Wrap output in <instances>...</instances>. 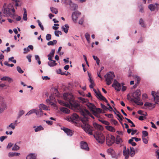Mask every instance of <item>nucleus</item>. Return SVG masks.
<instances>
[{
	"label": "nucleus",
	"mask_w": 159,
	"mask_h": 159,
	"mask_svg": "<svg viewBox=\"0 0 159 159\" xmlns=\"http://www.w3.org/2000/svg\"><path fill=\"white\" fill-rule=\"evenodd\" d=\"M81 14L80 12L78 11L74 12L72 14V18L74 21H76L79 15Z\"/></svg>",
	"instance_id": "nucleus-11"
},
{
	"label": "nucleus",
	"mask_w": 159,
	"mask_h": 159,
	"mask_svg": "<svg viewBox=\"0 0 159 159\" xmlns=\"http://www.w3.org/2000/svg\"><path fill=\"white\" fill-rule=\"evenodd\" d=\"M106 128L108 130L112 132H114L115 131V128L111 126H107L106 127Z\"/></svg>",
	"instance_id": "nucleus-37"
},
{
	"label": "nucleus",
	"mask_w": 159,
	"mask_h": 159,
	"mask_svg": "<svg viewBox=\"0 0 159 159\" xmlns=\"http://www.w3.org/2000/svg\"><path fill=\"white\" fill-rule=\"evenodd\" d=\"M69 28V26L67 24H65L64 26H62L61 29L65 33H67L68 32V30Z\"/></svg>",
	"instance_id": "nucleus-20"
},
{
	"label": "nucleus",
	"mask_w": 159,
	"mask_h": 159,
	"mask_svg": "<svg viewBox=\"0 0 159 159\" xmlns=\"http://www.w3.org/2000/svg\"><path fill=\"white\" fill-rule=\"evenodd\" d=\"M139 11L141 13L143 12V7L142 5H141L139 7Z\"/></svg>",
	"instance_id": "nucleus-51"
},
{
	"label": "nucleus",
	"mask_w": 159,
	"mask_h": 159,
	"mask_svg": "<svg viewBox=\"0 0 159 159\" xmlns=\"http://www.w3.org/2000/svg\"><path fill=\"white\" fill-rule=\"evenodd\" d=\"M105 116L109 118H113V116L112 114H106Z\"/></svg>",
	"instance_id": "nucleus-58"
},
{
	"label": "nucleus",
	"mask_w": 159,
	"mask_h": 159,
	"mask_svg": "<svg viewBox=\"0 0 159 159\" xmlns=\"http://www.w3.org/2000/svg\"><path fill=\"white\" fill-rule=\"evenodd\" d=\"M43 128L41 126H39L37 127L35 129V131L36 132H37L38 131H40L41 130H43Z\"/></svg>",
	"instance_id": "nucleus-40"
},
{
	"label": "nucleus",
	"mask_w": 159,
	"mask_h": 159,
	"mask_svg": "<svg viewBox=\"0 0 159 159\" xmlns=\"http://www.w3.org/2000/svg\"><path fill=\"white\" fill-rule=\"evenodd\" d=\"M152 95L155 101V104H157V102H159V94L156 93L155 92L152 91Z\"/></svg>",
	"instance_id": "nucleus-10"
},
{
	"label": "nucleus",
	"mask_w": 159,
	"mask_h": 159,
	"mask_svg": "<svg viewBox=\"0 0 159 159\" xmlns=\"http://www.w3.org/2000/svg\"><path fill=\"white\" fill-rule=\"evenodd\" d=\"M31 56L29 55L27 56L26 58L28 59L29 61L30 62H31Z\"/></svg>",
	"instance_id": "nucleus-60"
},
{
	"label": "nucleus",
	"mask_w": 159,
	"mask_h": 159,
	"mask_svg": "<svg viewBox=\"0 0 159 159\" xmlns=\"http://www.w3.org/2000/svg\"><path fill=\"white\" fill-rule=\"evenodd\" d=\"M19 147L18 146L16 145V144L12 148V150L13 151H17L19 150Z\"/></svg>",
	"instance_id": "nucleus-43"
},
{
	"label": "nucleus",
	"mask_w": 159,
	"mask_h": 159,
	"mask_svg": "<svg viewBox=\"0 0 159 159\" xmlns=\"http://www.w3.org/2000/svg\"><path fill=\"white\" fill-rule=\"evenodd\" d=\"M130 152L129 153L130 156L131 157H134L135 154V151L134 148L132 147H130Z\"/></svg>",
	"instance_id": "nucleus-25"
},
{
	"label": "nucleus",
	"mask_w": 159,
	"mask_h": 159,
	"mask_svg": "<svg viewBox=\"0 0 159 159\" xmlns=\"http://www.w3.org/2000/svg\"><path fill=\"white\" fill-rule=\"evenodd\" d=\"M115 141L116 143L117 144L120 143L122 142V139L118 135L117 136L116 140Z\"/></svg>",
	"instance_id": "nucleus-27"
},
{
	"label": "nucleus",
	"mask_w": 159,
	"mask_h": 159,
	"mask_svg": "<svg viewBox=\"0 0 159 159\" xmlns=\"http://www.w3.org/2000/svg\"><path fill=\"white\" fill-rule=\"evenodd\" d=\"M37 21L38 23L39 26L40 27L41 29L42 30H44V27H43V25L41 24V23L40 21V20H38Z\"/></svg>",
	"instance_id": "nucleus-45"
},
{
	"label": "nucleus",
	"mask_w": 159,
	"mask_h": 159,
	"mask_svg": "<svg viewBox=\"0 0 159 159\" xmlns=\"http://www.w3.org/2000/svg\"><path fill=\"white\" fill-rule=\"evenodd\" d=\"M148 8L151 11H154L156 8L155 5L152 4H150L148 6Z\"/></svg>",
	"instance_id": "nucleus-34"
},
{
	"label": "nucleus",
	"mask_w": 159,
	"mask_h": 159,
	"mask_svg": "<svg viewBox=\"0 0 159 159\" xmlns=\"http://www.w3.org/2000/svg\"><path fill=\"white\" fill-rule=\"evenodd\" d=\"M79 100L80 102L83 103H86L88 101V99H86L82 97H80L79 98Z\"/></svg>",
	"instance_id": "nucleus-36"
},
{
	"label": "nucleus",
	"mask_w": 159,
	"mask_h": 159,
	"mask_svg": "<svg viewBox=\"0 0 159 159\" xmlns=\"http://www.w3.org/2000/svg\"><path fill=\"white\" fill-rule=\"evenodd\" d=\"M55 52V49L52 50L51 52L48 56L49 60H51L52 58L54 57Z\"/></svg>",
	"instance_id": "nucleus-19"
},
{
	"label": "nucleus",
	"mask_w": 159,
	"mask_h": 159,
	"mask_svg": "<svg viewBox=\"0 0 159 159\" xmlns=\"http://www.w3.org/2000/svg\"><path fill=\"white\" fill-rule=\"evenodd\" d=\"M7 138V136H2L0 137V140L1 142H2L5 139Z\"/></svg>",
	"instance_id": "nucleus-57"
},
{
	"label": "nucleus",
	"mask_w": 159,
	"mask_h": 159,
	"mask_svg": "<svg viewBox=\"0 0 159 159\" xmlns=\"http://www.w3.org/2000/svg\"><path fill=\"white\" fill-rule=\"evenodd\" d=\"M66 2H67V3H68L70 7L72 8L73 10H75L78 8V5L72 3V1L70 0H65Z\"/></svg>",
	"instance_id": "nucleus-13"
},
{
	"label": "nucleus",
	"mask_w": 159,
	"mask_h": 159,
	"mask_svg": "<svg viewBox=\"0 0 159 159\" xmlns=\"http://www.w3.org/2000/svg\"><path fill=\"white\" fill-rule=\"evenodd\" d=\"M144 105L145 106L152 107L153 108H154L155 107V104H153L152 103H149L148 102H146L145 103Z\"/></svg>",
	"instance_id": "nucleus-31"
},
{
	"label": "nucleus",
	"mask_w": 159,
	"mask_h": 159,
	"mask_svg": "<svg viewBox=\"0 0 159 159\" xmlns=\"http://www.w3.org/2000/svg\"><path fill=\"white\" fill-rule=\"evenodd\" d=\"M142 139L144 143L145 144H147L148 143V140L145 137H142Z\"/></svg>",
	"instance_id": "nucleus-56"
},
{
	"label": "nucleus",
	"mask_w": 159,
	"mask_h": 159,
	"mask_svg": "<svg viewBox=\"0 0 159 159\" xmlns=\"http://www.w3.org/2000/svg\"><path fill=\"white\" fill-rule=\"evenodd\" d=\"M93 125L95 128L99 131L102 130L103 129V128L102 126L99 125L97 123H94Z\"/></svg>",
	"instance_id": "nucleus-16"
},
{
	"label": "nucleus",
	"mask_w": 159,
	"mask_h": 159,
	"mask_svg": "<svg viewBox=\"0 0 159 159\" xmlns=\"http://www.w3.org/2000/svg\"><path fill=\"white\" fill-rule=\"evenodd\" d=\"M7 108V105L5 100L0 96V113L3 112Z\"/></svg>",
	"instance_id": "nucleus-6"
},
{
	"label": "nucleus",
	"mask_w": 159,
	"mask_h": 159,
	"mask_svg": "<svg viewBox=\"0 0 159 159\" xmlns=\"http://www.w3.org/2000/svg\"><path fill=\"white\" fill-rule=\"evenodd\" d=\"M42 78L43 80H49L50 79V78H49L47 76H44V77L43 76Z\"/></svg>",
	"instance_id": "nucleus-62"
},
{
	"label": "nucleus",
	"mask_w": 159,
	"mask_h": 159,
	"mask_svg": "<svg viewBox=\"0 0 159 159\" xmlns=\"http://www.w3.org/2000/svg\"><path fill=\"white\" fill-rule=\"evenodd\" d=\"M17 70L20 73L22 74L24 72L22 70L20 66H18L17 67Z\"/></svg>",
	"instance_id": "nucleus-49"
},
{
	"label": "nucleus",
	"mask_w": 159,
	"mask_h": 159,
	"mask_svg": "<svg viewBox=\"0 0 159 159\" xmlns=\"http://www.w3.org/2000/svg\"><path fill=\"white\" fill-rule=\"evenodd\" d=\"M13 144L11 143H9L7 146V148H10L12 147Z\"/></svg>",
	"instance_id": "nucleus-63"
},
{
	"label": "nucleus",
	"mask_w": 159,
	"mask_h": 159,
	"mask_svg": "<svg viewBox=\"0 0 159 159\" xmlns=\"http://www.w3.org/2000/svg\"><path fill=\"white\" fill-rule=\"evenodd\" d=\"M131 101L132 102H134L138 105L141 106L143 104V102H139L140 100H134V99H131Z\"/></svg>",
	"instance_id": "nucleus-26"
},
{
	"label": "nucleus",
	"mask_w": 159,
	"mask_h": 159,
	"mask_svg": "<svg viewBox=\"0 0 159 159\" xmlns=\"http://www.w3.org/2000/svg\"><path fill=\"white\" fill-rule=\"evenodd\" d=\"M57 43V41L56 40H54L53 41H50L48 42L47 44L48 46L50 45H53L54 44H55Z\"/></svg>",
	"instance_id": "nucleus-35"
},
{
	"label": "nucleus",
	"mask_w": 159,
	"mask_h": 159,
	"mask_svg": "<svg viewBox=\"0 0 159 159\" xmlns=\"http://www.w3.org/2000/svg\"><path fill=\"white\" fill-rule=\"evenodd\" d=\"M39 107L40 109L42 108L43 110H48V107L43 104H40L39 105Z\"/></svg>",
	"instance_id": "nucleus-30"
},
{
	"label": "nucleus",
	"mask_w": 159,
	"mask_h": 159,
	"mask_svg": "<svg viewBox=\"0 0 159 159\" xmlns=\"http://www.w3.org/2000/svg\"><path fill=\"white\" fill-rule=\"evenodd\" d=\"M101 107L103 110H107V109H108V108L105 106L102 103L101 104Z\"/></svg>",
	"instance_id": "nucleus-54"
},
{
	"label": "nucleus",
	"mask_w": 159,
	"mask_h": 159,
	"mask_svg": "<svg viewBox=\"0 0 159 159\" xmlns=\"http://www.w3.org/2000/svg\"><path fill=\"white\" fill-rule=\"evenodd\" d=\"M130 151L129 148H126V147H124L123 154L125 157V159H128Z\"/></svg>",
	"instance_id": "nucleus-9"
},
{
	"label": "nucleus",
	"mask_w": 159,
	"mask_h": 159,
	"mask_svg": "<svg viewBox=\"0 0 159 159\" xmlns=\"http://www.w3.org/2000/svg\"><path fill=\"white\" fill-rule=\"evenodd\" d=\"M96 96L97 98L100 100H103L106 103H107L108 102L106 98L102 95L100 91L98 92V93H96Z\"/></svg>",
	"instance_id": "nucleus-12"
},
{
	"label": "nucleus",
	"mask_w": 159,
	"mask_h": 159,
	"mask_svg": "<svg viewBox=\"0 0 159 159\" xmlns=\"http://www.w3.org/2000/svg\"><path fill=\"white\" fill-rule=\"evenodd\" d=\"M112 86L115 89L118 91H120L121 89V85L116 80H114Z\"/></svg>",
	"instance_id": "nucleus-8"
},
{
	"label": "nucleus",
	"mask_w": 159,
	"mask_h": 159,
	"mask_svg": "<svg viewBox=\"0 0 159 159\" xmlns=\"http://www.w3.org/2000/svg\"><path fill=\"white\" fill-rule=\"evenodd\" d=\"M1 80H7L9 82H10L12 80L11 78L7 76H4L1 79Z\"/></svg>",
	"instance_id": "nucleus-29"
},
{
	"label": "nucleus",
	"mask_w": 159,
	"mask_h": 159,
	"mask_svg": "<svg viewBox=\"0 0 159 159\" xmlns=\"http://www.w3.org/2000/svg\"><path fill=\"white\" fill-rule=\"evenodd\" d=\"M150 123L151 124V125H152L151 126L152 128H153L154 129H157V127H156V125L154 124L153 122L151 121L150 122Z\"/></svg>",
	"instance_id": "nucleus-59"
},
{
	"label": "nucleus",
	"mask_w": 159,
	"mask_h": 159,
	"mask_svg": "<svg viewBox=\"0 0 159 159\" xmlns=\"http://www.w3.org/2000/svg\"><path fill=\"white\" fill-rule=\"evenodd\" d=\"M111 121L112 123L115 125H116L118 124V122L116 120L112 119Z\"/></svg>",
	"instance_id": "nucleus-55"
},
{
	"label": "nucleus",
	"mask_w": 159,
	"mask_h": 159,
	"mask_svg": "<svg viewBox=\"0 0 159 159\" xmlns=\"http://www.w3.org/2000/svg\"><path fill=\"white\" fill-rule=\"evenodd\" d=\"M108 153H110L112 157H113L115 155V152L114 150L112 148H110L107 150Z\"/></svg>",
	"instance_id": "nucleus-24"
},
{
	"label": "nucleus",
	"mask_w": 159,
	"mask_h": 159,
	"mask_svg": "<svg viewBox=\"0 0 159 159\" xmlns=\"http://www.w3.org/2000/svg\"><path fill=\"white\" fill-rule=\"evenodd\" d=\"M57 73L58 74H61V75H64V74H65V73L62 72H61V69H59L57 70Z\"/></svg>",
	"instance_id": "nucleus-53"
},
{
	"label": "nucleus",
	"mask_w": 159,
	"mask_h": 159,
	"mask_svg": "<svg viewBox=\"0 0 159 159\" xmlns=\"http://www.w3.org/2000/svg\"><path fill=\"white\" fill-rule=\"evenodd\" d=\"M15 10L14 8L11 9L8 7H4L3 13L4 16L13 17L15 15Z\"/></svg>",
	"instance_id": "nucleus-2"
},
{
	"label": "nucleus",
	"mask_w": 159,
	"mask_h": 159,
	"mask_svg": "<svg viewBox=\"0 0 159 159\" xmlns=\"http://www.w3.org/2000/svg\"><path fill=\"white\" fill-rule=\"evenodd\" d=\"M106 143L109 146L111 145L115 141V137L111 135L108 134L106 137Z\"/></svg>",
	"instance_id": "nucleus-5"
},
{
	"label": "nucleus",
	"mask_w": 159,
	"mask_h": 159,
	"mask_svg": "<svg viewBox=\"0 0 159 159\" xmlns=\"http://www.w3.org/2000/svg\"><path fill=\"white\" fill-rule=\"evenodd\" d=\"M141 94V92L139 90L137 89L132 94V98L131 99H134V100H140V96Z\"/></svg>",
	"instance_id": "nucleus-7"
},
{
	"label": "nucleus",
	"mask_w": 159,
	"mask_h": 159,
	"mask_svg": "<svg viewBox=\"0 0 159 159\" xmlns=\"http://www.w3.org/2000/svg\"><path fill=\"white\" fill-rule=\"evenodd\" d=\"M139 23L140 25L142 27H145V25L142 19H140L139 20Z\"/></svg>",
	"instance_id": "nucleus-44"
},
{
	"label": "nucleus",
	"mask_w": 159,
	"mask_h": 159,
	"mask_svg": "<svg viewBox=\"0 0 159 159\" xmlns=\"http://www.w3.org/2000/svg\"><path fill=\"white\" fill-rule=\"evenodd\" d=\"M51 35L50 34H48L46 36V39L48 41L50 40L51 39Z\"/></svg>",
	"instance_id": "nucleus-52"
},
{
	"label": "nucleus",
	"mask_w": 159,
	"mask_h": 159,
	"mask_svg": "<svg viewBox=\"0 0 159 159\" xmlns=\"http://www.w3.org/2000/svg\"><path fill=\"white\" fill-rule=\"evenodd\" d=\"M72 120H77L79 119V116L76 113H73L71 117Z\"/></svg>",
	"instance_id": "nucleus-21"
},
{
	"label": "nucleus",
	"mask_w": 159,
	"mask_h": 159,
	"mask_svg": "<svg viewBox=\"0 0 159 159\" xmlns=\"http://www.w3.org/2000/svg\"><path fill=\"white\" fill-rule=\"evenodd\" d=\"M93 136L98 143H102L104 142L105 137L102 133H96L94 134Z\"/></svg>",
	"instance_id": "nucleus-4"
},
{
	"label": "nucleus",
	"mask_w": 159,
	"mask_h": 159,
	"mask_svg": "<svg viewBox=\"0 0 159 159\" xmlns=\"http://www.w3.org/2000/svg\"><path fill=\"white\" fill-rule=\"evenodd\" d=\"M86 105L91 111H93L95 107L93 104L89 102H87Z\"/></svg>",
	"instance_id": "nucleus-18"
},
{
	"label": "nucleus",
	"mask_w": 159,
	"mask_h": 159,
	"mask_svg": "<svg viewBox=\"0 0 159 159\" xmlns=\"http://www.w3.org/2000/svg\"><path fill=\"white\" fill-rule=\"evenodd\" d=\"M50 61L48 62V65L50 66H54L57 65V63H56V61L54 60H49Z\"/></svg>",
	"instance_id": "nucleus-22"
},
{
	"label": "nucleus",
	"mask_w": 159,
	"mask_h": 159,
	"mask_svg": "<svg viewBox=\"0 0 159 159\" xmlns=\"http://www.w3.org/2000/svg\"><path fill=\"white\" fill-rule=\"evenodd\" d=\"M142 137H146L148 135V133L147 131L143 130L142 131Z\"/></svg>",
	"instance_id": "nucleus-42"
},
{
	"label": "nucleus",
	"mask_w": 159,
	"mask_h": 159,
	"mask_svg": "<svg viewBox=\"0 0 159 159\" xmlns=\"http://www.w3.org/2000/svg\"><path fill=\"white\" fill-rule=\"evenodd\" d=\"M63 97L64 99L68 102L69 103L61 100H58L59 103L69 108H74L79 110L80 114L83 116L80 119L83 123L81 125V127L86 133L89 135H93V128L88 123L89 116L90 114L89 111L86 109L81 108L79 102L75 100L72 94L65 93L63 95Z\"/></svg>",
	"instance_id": "nucleus-1"
},
{
	"label": "nucleus",
	"mask_w": 159,
	"mask_h": 159,
	"mask_svg": "<svg viewBox=\"0 0 159 159\" xmlns=\"http://www.w3.org/2000/svg\"><path fill=\"white\" fill-rule=\"evenodd\" d=\"M20 155V153L16 152H9L8 153V156L9 157H12L14 156H18Z\"/></svg>",
	"instance_id": "nucleus-28"
},
{
	"label": "nucleus",
	"mask_w": 159,
	"mask_h": 159,
	"mask_svg": "<svg viewBox=\"0 0 159 159\" xmlns=\"http://www.w3.org/2000/svg\"><path fill=\"white\" fill-rule=\"evenodd\" d=\"M61 129L63 130L65 133H66L68 135L72 136L73 134V132L71 130L64 127L61 128Z\"/></svg>",
	"instance_id": "nucleus-15"
},
{
	"label": "nucleus",
	"mask_w": 159,
	"mask_h": 159,
	"mask_svg": "<svg viewBox=\"0 0 159 159\" xmlns=\"http://www.w3.org/2000/svg\"><path fill=\"white\" fill-rule=\"evenodd\" d=\"M25 112L23 110H20L19 111L18 116V118H19L23 114H24Z\"/></svg>",
	"instance_id": "nucleus-46"
},
{
	"label": "nucleus",
	"mask_w": 159,
	"mask_h": 159,
	"mask_svg": "<svg viewBox=\"0 0 159 159\" xmlns=\"http://www.w3.org/2000/svg\"><path fill=\"white\" fill-rule=\"evenodd\" d=\"M61 31H57L55 32V35L57 37L59 36V34L61 35Z\"/></svg>",
	"instance_id": "nucleus-50"
},
{
	"label": "nucleus",
	"mask_w": 159,
	"mask_h": 159,
	"mask_svg": "<svg viewBox=\"0 0 159 159\" xmlns=\"http://www.w3.org/2000/svg\"><path fill=\"white\" fill-rule=\"evenodd\" d=\"M80 146L82 149L85 150L89 151V148L86 142L82 141L80 143Z\"/></svg>",
	"instance_id": "nucleus-14"
},
{
	"label": "nucleus",
	"mask_w": 159,
	"mask_h": 159,
	"mask_svg": "<svg viewBox=\"0 0 159 159\" xmlns=\"http://www.w3.org/2000/svg\"><path fill=\"white\" fill-rule=\"evenodd\" d=\"M24 14L23 16V19L24 20H27V11L26 9L25 8H24Z\"/></svg>",
	"instance_id": "nucleus-32"
},
{
	"label": "nucleus",
	"mask_w": 159,
	"mask_h": 159,
	"mask_svg": "<svg viewBox=\"0 0 159 159\" xmlns=\"http://www.w3.org/2000/svg\"><path fill=\"white\" fill-rule=\"evenodd\" d=\"M36 156L34 154L31 153L26 157V159H36Z\"/></svg>",
	"instance_id": "nucleus-23"
},
{
	"label": "nucleus",
	"mask_w": 159,
	"mask_h": 159,
	"mask_svg": "<svg viewBox=\"0 0 159 159\" xmlns=\"http://www.w3.org/2000/svg\"><path fill=\"white\" fill-rule=\"evenodd\" d=\"M45 121V120H44ZM47 124H48L49 125H52V121H49V120H45Z\"/></svg>",
	"instance_id": "nucleus-61"
},
{
	"label": "nucleus",
	"mask_w": 159,
	"mask_h": 159,
	"mask_svg": "<svg viewBox=\"0 0 159 159\" xmlns=\"http://www.w3.org/2000/svg\"><path fill=\"white\" fill-rule=\"evenodd\" d=\"M35 113L36 115L38 116H41L43 115V111L42 109L40 108L39 109H35Z\"/></svg>",
	"instance_id": "nucleus-17"
},
{
	"label": "nucleus",
	"mask_w": 159,
	"mask_h": 159,
	"mask_svg": "<svg viewBox=\"0 0 159 159\" xmlns=\"http://www.w3.org/2000/svg\"><path fill=\"white\" fill-rule=\"evenodd\" d=\"M49 98L50 100L48 99L47 100V102H50L51 103V101H53L54 99V98L52 96H50L49 97Z\"/></svg>",
	"instance_id": "nucleus-48"
},
{
	"label": "nucleus",
	"mask_w": 159,
	"mask_h": 159,
	"mask_svg": "<svg viewBox=\"0 0 159 159\" xmlns=\"http://www.w3.org/2000/svg\"><path fill=\"white\" fill-rule=\"evenodd\" d=\"M88 75H89V81L90 82H92L93 81V80L92 78L91 77V75H90L89 74H88Z\"/></svg>",
	"instance_id": "nucleus-64"
},
{
	"label": "nucleus",
	"mask_w": 159,
	"mask_h": 159,
	"mask_svg": "<svg viewBox=\"0 0 159 159\" xmlns=\"http://www.w3.org/2000/svg\"><path fill=\"white\" fill-rule=\"evenodd\" d=\"M35 109H34L30 111L29 112H28L26 115H26H30L31 114H32L33 113H35Z\"/></svg>",
	"instance_id": "nucleus-47"
},
{
	"label": "nucleus",
	"mask_w": 159,
	"mask_h": 159,
	"mask_svg": "<svg viewBox=\"0 0 159 159\" xmlns=\"http://www.w3.org/2000/svg\"><path fill=\"white\" fill-rule=\"evenodd\" d=\"M15 125L13 123H11L8 126H7V128L9 129V127H11L12 129H15Z\"/></svg>",
	"instance_id": "nucleus-41"
},
{
	"label": "nucleus",
	"mask_w": 159,
	"mask_h": 159,
	"mask_svg": "<svg viewBox=\"0 0 159 159\" xmlns=\"http://www.w3.org/2000/svg\"><path fill=\"white\" fill-rule=\"evenodd\" d=\"M85 37L89 43L90 42V35L88 33H86L85 35Z\"/></svg>",
	"instance_id": "nucleus-39"
},
{
	"label": "nucleus",
	"mask_w": 159,
	"mask_h": 159,
	"mask_svg": "<svg viewBox=\"0 0 159 159\" xmlns=\"http://www.w3.org/2000/svg\"><path fill=\"white\" fill-rule=\"evenodd\" d=\"M106 77H105L106 79V81L107 82V85H110L112 83V81L115 77V75L114 73L110 72L106 74Z\"/></svg>",
	"instance_id": "nucleus-3"
},
{
	"label": "nucleus",
	"mask_w": 159,
	"mask_h": 159,
	"mask_svg": "<svg viewBox=\"0 0 159 159\" xmlns=\"http://www.w3.org/2000/svg\"><path fill=\"white\" fill-rule=\"evenodd\" d=\"M61 110L62 111L68 114L70 112V110L68 108L65 107L62 108Z\"/></svg>",
	"instance_id": "nucleus-33"
},
{
	"label": "nucleus",
	"mask_w": 159,
	"mask_h": 159,
	"mask_svg": "<svg viewBox=\"0 0 159 159\" xmlns=\"http://www.w3.org/2000/svg\"><path fill=\"white\" fill-rule=\"evenodd\" d=\"M50 9L52 13H54L55 14L57 13L58 10L57 8H54L53 7H50Z\"/></svg>",
	"instance_id": "nucleus-38"
}]
</instances>
